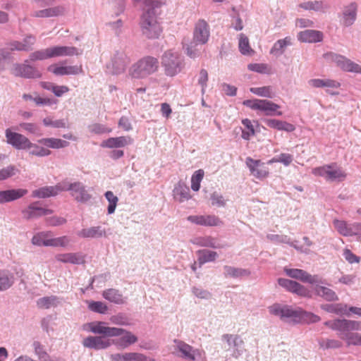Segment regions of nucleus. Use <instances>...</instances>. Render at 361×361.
Masks as SVG:
<instances>
[{
  "instance_id": "1",
  "label": "nucleus",
  "mask_w": 361,
  "mask_h": 361,
  "mask_svg": "<svg viewBox=\"0 0 361 361\" xmlns=\"http://www.w3.org/2000/svg\"><path fill=\"white\" fill-rule=\"evenodd\" d=\"M284 272L290 278L312 285L314 294L329 302L338 300V297L332 289L324 286L326 281L318 274L312 275L303 269L284 268Z\"/></svg>"
},
{
  "instance_id": "2",
  "label": "nucleus",
  "mask_w": 361,
  "mask_h": 361,
  "mask_svg": "<svg viewBox=\"0 0 361 361\" xmlns=\"http://www.w3.org/2000/svg\"><path fill=\"white\" fill-rule=\"evenodd\" d=\"M90 331L94 334L104 335L106 337H118L111 341L112 344L126 348L137 341V337L122 328L106 326L104 322H94L88 324Z\"/></svg>"
},
{
  "instance_id": "3",
  "label": "nucleus",
  "mask_w": 361,
  "mask_h": 361,
  "mask_svg": "<svg viewBox=\"0 0 361 361\" xmlns=\"http://www.w3.org/2000/svg\"><path fill=\"white\" fill-rule=\"evenodd\" d=\"M324 324L331 330L338 332V336L345 341L346 345H361V334L353 332L361 331V322L346 319H336L329 320Z\"/></svg>"
},
{
  "instance_id": "4",
  "label": "nucleus",
  "mask_w": 361,
  "mask_h": 361,
  "mask_svg": "<svg viewBox=\"0 0 361 361\" xmlns=\"http://www.w3.org/2000/svg\"><path fill=\"white\" fill-rule=\"evenodd\" d=\"M269 311L270 314L277 316L282 321L288 323L314 324L321 320L319 316L312 312L302 310L300 308L293 309L290 306L281 305L278 303L269 307Z\"/></svg>"
},
{
  "instance_id": "5",
  "label": "nucleus",
  "mask_w": 361,
  "mask_h": 361,
  "mask_svg": "<svg viewBox=\"0 0 361 361\" xmlns=\"http://www.w3.org/2000/svg\"><path fill=\"white\" fill-rule=\"evenodd\" d=\"M159 66V63L157 58L150 56H145L131 66L128 74L133 78H145L157 72Z\"/></svg>"
},
{
  "instance_id": "6",
  "label": "nucleus",
  "mask_w": 361,
  "mask_h": 361,
  "mask_svg": "<svg viewBox=\"0 0 361 361\" xmlns=\"http://www.w3.org/2000/svg\"><path fill=\"white\" fill-rule=\"evenodd\" d=\"M140 27L142 34L149 39H157L159 37L162 29L157 21L154 8H148L143 13L140 20Z\"/></svg>"
},
{
  "instance_id": "7",
  "label": "nucleus",
  "mask_w": 361,
  "mask_h": 361,
  "mask_svg": "<svg viewBox=\"0 0 361 361\" xmlns=\"http://www.w3.org/2000/svg\"><path fill=\"white\" fill-rule=\"evenodd\" d=\"M161 64L166 75L173 77L183 69V60L177 51L169 50L161 57Z\"/></svg>"
},
{
  "instance_id": "8",
  "label": "nucleus",
  "mask_w": 361,
  "mask_h": 361,
  "mask_svg": "<svg viewBox=\"0 0 361 361\" xmlns=\"http://www.w3.org/2000/svg\"><path fill=\"white\" fill-rule=\"evenodd\" d=\"M312 173L316 176L324 177L331 182H341L346 178L345 171L335 164L314 168Z\"/></svg>"
},
{
  "instance_id": "9",
  "label": "nucleus",
  "mask_w": 361,
  "mask_h": 361,
  "mask_svg": "<svg viewBox=\"0 0 361 361\" xmlns=\"http://www.w3.org/2000/svg\"><path fill=\"white\" fill-rule=\"evenodd\" d=\"M61 192L70 191L71 195L78 202L85 203L92 198V195L88 192L86 187L79 181L74 183H69L66 180L61 181Z\"/></svg>"
},
{
  "instance_id": "10",
  "label": "nucleus",
  "mask_w": 361,
  "mask_h": 361,
  "mask_svg": "<svg viewBox=\"0 0 361 361\" xmlns=\"http://www.w3.org/2000/svg\"><path fill=\"white\" fill-rule=\"evenodd\" d=\"M324 56L327 60L334 63L343 71L361 74V66L345 56L334 52H328Z\"/></svg>"
},
{
  "instance_id": "11",
  "label": "nucleus",
  "mask_w": 361,
  "mask_h": 361,
  "mask_svg": "<svg viewBox=\"0 0 361 361\" xmlns=\"http://www.w3.org/2000/svg\"><path fill=\"white\" fill-rule=\"evenodd\" d=\"M243 105L254 109L264 111L267 116H281V111H277L280 106L267 99H247L243 102Z\"/></svg>"
},
{
  "instance_id": "12",
  "label": "nucleus",
  "mask_w": 361,
  "mask_h": 361,
  "mask_svg": "<svg viewBox=\"0 0 361 361\" xmlns=\"http://www.w3.org/2000/svg\"><path fill=\"white\" fill-rule=\"evenodd\" d=\"M29 59L24 61L23 63H16L13 65L11 73L16 77H20L27 79H37L42 77V73L39 70L30 65Z\"/></svg>"
},
{
  "instance_id": "13",
  "label": "nucleus",
  "mask_w": 361,
  "mask_h": 361,
  "mask_svg": "<svg viewBox=\"0 0 361 361\" xmlns=\"http://www.w3.org/2000/svg\"><path fill=\"white\" fill-rule=\"evenodd\" d=\"M130 62V58L123 51H116L107 65V68L111 74L118 75L125 71Z\"/></svg>"
},
{
  "instance_id": "14",
  "label": "nucleus",
  "mask_w": 361,
  "mask_h": 361,
  "mask_svg": "<svg viewBox=\"0 0 361 361\" xmlns=\"http://www.w3.org/2000/svg\"><path fill=\"white\" fill-rule=\"evenodd\" d=\"M278 283L287 291L295 293L299 296L311 298V291L303 285L288 279H278Z\"/></svg>"
},
{
  "instance_id": "15",
  "label": "nucleus",
  "mask_w": 361,
  "mask_h": 361,
  "mask_svg": "<svg viewBox=\"0 0 361 361\" xmlns=\"http://www.w3.org/2000/svg\"><path fill=\"white\" fill-rule=\"evenodd\" d=\"M6 142L16 149H28L30 140L25 135L11 131L10 128H7L5 131Z\"/></svg>"
},
{
  "instance_id": "16",
  "label": "nucleus",
  "mask_w": 361,
  "mask_h": 361,
  "mask_svg": "<svg viewBox=\"0 0 361 361\" xmlns=\"http://www.w3.org/2000/svg\"><path fill=\"white\" fill-rule=\"evenodd\" d=\"M106 338L107 337L104 335L96 336H89L83 339L82 345L85 348L97 350L106 349L112 344L111 340Z\"/></svg>"
},
{
  "instance_id": "17",
  "label": "nucleus",
  "mask_w": 361,
  "mask_h": 361,
  "mask_svg": "<svg viewBox=\"0 0 361 361\" xmlns=\"http://www.w3.org/2000/svg\"><path fill=\"white\" fill-rule=\"evenodd\" d=\"M247 166L249 168L252 175L255 178L262 179L269 176V169L265 163L260 160H255L251 157H247L245 160Z\"/></svg>"
},
{
  "instance_id": "18",
  "label": "nucleus",
  "mask_w": 361,
  "mask_h": 361,
  "mask_svg": "<svg viewBox=\"0 0 361 361\" xmlns=\"http://www.w3.org/2000/svg\"><path fill=\"white\" fill-rule=\"evenodd\" d=\"M209 35V26L207 23L204 20H199L195 25L193 40L200 44H204L208 42Z\"/></svg>"
},
{
  "instance_id": "19",
  "label": "nucleus",
  "mask_w": 361,
  "mask_h": 361,
  "mask_svg": "<svg viewBox=\"0 0 361 361\" xmlns=\"http://www.w3.org/2000/svg\"><path fill=\"white\" fill-rule=\"evenodd\" d=\"M188 221L199 226H218L223 224V221L215 215H190Z\"/></svg>"
},
{
  "instance_id": "20",
  "label": "nucleus",
  "mask_w": 361,
  "mask_h": 361,
  "mask_svg": "<svg viewBox=\"0 0 361 361\" xmlns=\"http://www.w3.org/2000/svg\"><path fill=\"white\" fill-rule=\"evenodd\" d=\"M39 202H35L30 204L27 208L22 210L23 218L30 220L37 219L42 216L51 214L53 210L37 207Z\"/></svg>"
},
{
  "instance_id": "21",
  "label": "nucleus",
  "mask_w": 361,
  "mask_h": 361,
  "mask_svg": "<svg viewBox=\"0 0 361 361\" xmlns=\"http://www.w3.org/2000/svg\"><path fill=\"white\" fill-rule=\"evenodd\" d=\"M173 342L175 343V349L181 353V357L193 361L197 355H200L199 350L194 349L186 343L178 339H175Z\"/></svg>"
},
{
  "instance_id": "22",
  "label": "nucleus",
  "mask_w": 361,
  "mask_h": 361,
  "mask_svg": "<svg viewBox=\"0 0 361 361\" xmlns=\"http://www.w3.org/2000/svg\"><path fill=\"white\" fill-rule=\"evenodd\" d=\"M48 71L52 73L55 75H78L82 73L81 66H57L52 64L47 68Z\"/></svg>"
},
{
  "instance_id": "23",
  "label": "nucleus",
  "mask_w": 361,
  "mask_h": 361,
  "mask_svg": "<svg viewBox=\"0 0 361 361\" xmlns=\"http://www.w3.org/2000/svg\"><path fill=\"white\" fill-rule=\"evenodd\" d=\"M55 259L57 262L72 264H83L85 262V255L82 252L59 253L55 255Z\"/></svg>"
},
{
  "instance_id": "24",
  "label": "nucleus",
  "mask_w": 361,
  "mask_h": 361,
  "mask_svg": "<svg viewBox=\"0 0 361 361\" xmlns=\"http://www.w3.org/2000/svg\"><path fill=\"white\" fill-rule=\"evenodd\" d=\"M222 339L226 341L230 347L235 348L232 353L233 357L238 358L243 354L242 346L244 342L238 335L226 334L222 336Z\"/></svg>"
},
{
  "instance_id": "25",
  "label": "nucleus",
  "mask_w": 361,
  "mask_h": 361,
  "mask_svg": "<svg viewBox=\"0 0 361 361\" xmlns=\"http://www.w3.org/2000/svg\"><path fill=\"white\" fill-rule=\"evenodd\" d=\"M27 192V190L23 188L0 190V204L17 200Z\"/></svg>"
},
{
  "instance_id": "26",
  "label": "nucleus",
  "mask_w": 361,
  "mask_h": 361,
  "mask_svg": "<svg viewBox=\"0 0 361 361\" xmlns=\"http://www.w3.org/2000/svg\"><path fill=\"white\" fill-rule=\"evenodd\" d=\"M357 5L355 2L343 8L342 12V23L345 27L351 26L357 18Z\"/></svg>"
},
{
  "instance_id": "27",
  "label": "nucleus",
  "mask_w": 361,
  "mask_h": 361,
  "mask_svg": "<svg viewBox=\"0 0 361 361\" xmlns=\"http://www.w3.org/2000/svg\"><path fill=\"white\" fill-rule=\"evenodd\" d=\"M61 188V182L54 186H44L32 192V197L35 198H46L57 195Z\"/></svg>"
},
{
  "instance_id": "28",
  "label": "nucleus",
  "mask_w": 361,
  "mask_h": 361,
  "mask_svg": "<svg viewBox=\"0 0 361 361\" xmlns=\"http://www.w3.org/2000/svg\"><path fill=\"white\" fill-rule=\"evenodd\" d=\"M66 8L63 6H56L48 8L33 11L31 16L35 18H51L64 15Z\"/></svg>"
},
{
  "instance_id": "29",
  "label": "nucleus",
  "mask_w": 361,
  "mask_h": 361,
  "mask_svg": "<svg viewBox=\"0 0 361 361\" xmlns=\"http://www.w3.org/2000/svg\"><path fill=\"white\" fill-rule=\"evenodd\" d=\"M133 142V140L130 136H120L104 140L101 146L106 148H120L131 145Z\"/></svg>"
},
{
  "instance_id": "30",
  "label": "nucleus",
  "mask_w": 361,
  "mask_h": 361,
  "mask_svg": "<svg viewBox=\"0 0 361 361\" xmlns=\"http://www.w3.org/2000/svg\"><path fill=\"white\" fill-rule=\"evenodd\" d=\"M298 39L305 43L319 42L323 39V33L318 30H306L298 33Z\"/></svg>"
},
{
  "instance_id": "31",
  "label": "nucleus",
  "mask_w": 361,
  "mask_h": 361,
  "mask_svg": "<svg viewBox=\"0 0 361 361\" xmlns=\"http://www.w3.org/2000/svg\"><path fill=\"white\" fill-rule=\"evenodd\" d=\"M77 235L82 238H99L106 236V231L101 226H97L82 228L78 232Z\"/></svg>"
},
{
  "instance_id": "32",
  "label": "nucleus",
  "mask_w": 361,
  "mask_h": 361,
  "mask_svg": "<svg viewBox=\"0 0 361 361\" xmlns=\"http://www.w3.org/2000/svg\"><path fill=\"white\" fill-rule=\"evenodd\" d=\"M52 58L60 56H78L82 53L75 47L54 46L51 47Z\"/></svg>"
},
{
  "instance_id": "33",
  "label": "nucleus",
  "mask_w": 361,
  "mask_h": 361,
  "mask_svg": "<svg viewBox=\"0 0 361 361\" xmlns=\"http://www.w3.org/2000/svg\"><path fill=\"white\" fill-rule=\"evenodd\" d=\"M267 238L274 243H285L288 244L291 247H293L298 251L307 252L306 250H302V247L298 246L295 243L297 241H292L291 238L286 235H279V234H268Z\"/></svg>"
},
{
  "instance_id": "34",
  "label": "nucleus",
  "mask_w": 361,
  "mask_h": 361,
  "mask_svg": "<svg viewBox=\"0 0 361 361\" xmlns=\"http://www.w3.org/2000/svg\"><path fill=\"white\" fill-rule=\"evenodd\" d=\"M173 192L174 199L180 202H183L191 198L190 195V189L183 183H178L175 186Z\"/></svg>"
},
{
  "instance_id": "35",
  "label": "nucleus",
  "mask_w": 361,
  "mask_h": 361,
  "mask_svg": "<svg viewBox=\"0 0 361 361\" xmlns=\"http://www.w3.org/2000/svg\"><path fill=\"white\" fill-rule=\"evenodd\" d=\"M15 282V277L12 272L7 269H0V291L9 289Z\"/></svg>"
},
{
  "instance_id": "36",
  "label": "nucleus",
  "mask_w": 361,
  "mask_h": 361,
  "mask_svg": "<svg viewBox=\"0 0 361 361\" xmlns=\"http://www.w3.org/2000/svg\"><path fill=\"white\" fill-rule=\"evenodd\" d=\"M308 85L315 88H338L341 86L339 82L331 79L314 78L308 80Z\"/></svg>"
},
{
  "instance_id": "37",
  "label": "nucleus",
  "mask_w": 361,
  "mask_h": 361,
  "mask_svg": "<svg viewBox=\"0 0 361 361\" xmlns=\"http://www.w3.org/2000/svg\"><path fill=\"white\" fill-rule=\"evenodd\" d=\"M290 45H292V38L290 37H286L283 39H279L274 44L270 50V54L279 56L284 53L285 49Z\"/></svg>"
},
{
  "instance_id": "38",
  "label": "nucleus",
  "mask_w": 361,
  "mask_h": 361,
  "mask_svg": "<svg viewBox=\"0 0 361 361\" xmlns=\"http://www.w3.org/2000/svg\"><path fill=\"white\" fill-rule=\"evenodd\" d=\"M102 296L106 300L115 304H124L126 302L125 298L121 292L115 288H109L102 292Z\"/></svg>"
},
{
  "instance_id": "39",
  "label": "nucleus",
  "mask_w": 361,
  "mask_h": 361,
  "mask_svg": "<svg viewBox=\"0 0 361 361\" xmlns=\"http://www.w3.org/2000/svg\"><path fill=\"white\" fill-rule=\"evenodd\" d=\"M192 243L202 247H208L211 248H221V245L218 240L212 236H202L197 237L192 240Z\"/></svg>"
},
{
  "instance_id": "40",
  "label": "nucleus",
  "mask_w": 361,
  "mask_h": 361,
  "mask_svg": "<svg viewBox=\"0 0 361 361\" xmlns=\"http://www.w3.org/2000/svg\"><path fill=\"white\" fill-rule=\"evenodd\" d=\"M265 123L269 128L277 129L279 130L293 132L295 129L293 124L276 119H267Z\"/></svg>"
},
{
  "instance_id": "41",
  "label": "nucleus",
  "mask_w": 361,
  "mask_h": 361,
  "mask_svg": "<svg viewBox=\"0 0 361 361\" xmlns=\"http://www.w3.org/2000/svg\"><path fill=\"white\" fill-rule=\"evenodd\" d=\"M38 142L51 149H61L69 145L68 141L54 137L42 138L39 140Z\"/></svg>"
},
{
  "instance_id": "42",
  "label": "nucleus",
  "mask_w": 361,
  "mask_h": 361,
  "mask_svg": "<svg viewBox=\"0 0 361 361\" xmlns=\"http://www.w3.org/2000/svg\"><path fill=\"white\" fill-rule=\"evenodd\" d=\"M200 267L207 262H214L218 257L216 252L209 250H200L197 251Z\"/></svg>"
},
{
  "instance_id": "43",
  "label": "nucleus",
  "mask_w": 361,
  "mask_h": 361,
  "mask_svg": "<svg viewBox=\"0 0 361 361\" xmlns=\"http://www.w3.org/2000/svg\"><path fill=\"white\" fill-rule=\"evenodd\" d=\"M319 348L326 350L339 349L343 347V343L334 338H320L318 340Z\"/></svg>"
},
{
  "instance_id": "44",
  "label": "nucleus",
  "mask_w": 361,
  "mask_h": 361,
  "mask_svg": "<svg viewBox=\"0 0 361 361\" xmlns=\"http://www.w3.org/2000/svg\"><path fill=\"white\" fill-rule=\"evenodd\" d=\"M59 303L60 299L56 295L42 297L37 300V307L42 309H49L51 307H56Z\"/></svg>"
},
{
  "instance_id": "45",
  "label": "nucleus",
  "mask_w": 361,
  "mask_h": 361,
  "mask_svg": "<svg viewBox=\"0 0 361 361\" xmlns=\"http://www.w3.org/2000/svg\"><path fill=\"white\" fill-rule=\"evenodd\" d=\"M225 277L239 278L241 276H249L250 271L245 269L236 268L226 265L224 267Z\"/></svg>"
},
{
  "instance_id": "46",
  "label": "nucleus",
  "mask_w": 361,
  "mask_h": 361,
  "mask_svg": "<svg viewBox=\"0 0 361 361\" xmlns=\"http://www.w3.org/2000/svg\"><path fill=\"white\" fill-rule=\"evenodd\" d=\"M32 347L35 355L37 357L39 361H49V355L47 353L45 347L39 341H33Z\"/></svg>"
},
{
  "instance_id": "47",
  "label": "nucleus",
  "mask_w": 361,
  "mask_h": 361,
  "mask_svg": "<svg viewBox=\"0 0 361 361\" xmlns=\"http://www.w3.org/2000/svg\"><path fill=\"white\" fill-rule=\"evenodd\" d=\"M50 58H52L51 47L35 51L29 55V60L32 62L43 61Z\"/></svg>"
},
{
  "instance_id": "48",
  "label": "nucleus",
  "mask_w": 361,
  "mask_h": 361,
  "mask_svg": "<svg viewBox=\"0 0 361 361\" xmlns=\"http://www.w3.org/2000/svg\"><path fill=\"white\" fill-rule=\"evenodd\" d=\"M27 149L30 150V154L40 157L49 156L51 153V152L49 149H47L43 147H40L36 144L31 142L30 141Z\"/></svg>"
},
{
  "instance_id": "49",
  "label": "nucleus",
  "mask_w": 361,
  "mask_h": 361,
  "mask_svg": "<svg viewBox=\"0 0 361 361\" xmlns=\"http://www.w3.org/2000/svg\"><path fill=\"white\" fill-rule=\"evenodd\" d=\"M71 242V239L69 237L66 235L49 238V242L47 243V245L50 247H67Z\"/></svg>"
},
{
  "instance_id": "50",
  "label": "nucleus",
  "mask_w": 361,
  "mask_h": 361,
  "mask_svg": "<svg viewBox=\"0 0 361 361\" xmlns=\"http://www.w3.org/2000/svg\"><path fill=\"white\" fill-rule=\"evenodd\" d=\"M299 6L305 10H314L317 11L328 8L326 5H324V3L320 1L304 2L300 4Z\"/></svg>"
},
{
  "instance_id": "51",
  "label": "nucleus",
  "mask_w": 361,
  "mask_h": 361,
  "mask_svg": "<svg viewBox=\"0 0 361 361\" xmlns=\"http://www.w3.org/2000/svg\"><path fill=\"white\" fill-rule=\"evenodd\" d=\"M334 226L337 231L343 236H350V224L345 221L335 219L333 221Z\"/></svg>"
},
{
  "instance_id": "52",
  "label": "nucleus",
  "mask_w": 361,
  "mask_h": 361,
  "mask_svg": "<svg viewBox=\"0 0 361 361\" xmlns=\"http://www.w3.org/2000/svg\"><path fill=\"white\" fill-rule=\"evenodd\" d=\"M238 47L240 53L243 55L250 54L252 52L248 38L243 33L240 34Z\"/></svg>"
},
{
  "instance_id": "53",
  "label": "nucleus",
  "mask_w": 361,
  "mask_h": 361,
  "mask_svg": "<svg viewBox=\"0 0 361 361\" xmlns=\"http://www.w3.org/2000/svg\"><path fill=\"white\" fill-rule=\"evenodd\" d=\"M204 177V171L199 169L196 171L191 177V188L194 191H198L200 188V183Z\"/></svg>"
},
{
  "instance_id": "54",
  "label": "nucleus",
  "mask_w": 361,
  "mask_h": 361,
  "mask_svg": "<svg viewBox=\"0 0 361 361\" xmlns=\"http://www.w3.org/2000/svg\"><path fill=\"white\" fill-rule=\"evenodd\" d=\"M250 91L258 96L267 97V98H272L273 97V92H272V88L270 86H264V87H251L250 89Z\"/></svg>"
},
{
  "instance_id": "55",
  "label": "nucleus",
  "mask_w": 361,
  "mask_h": 361,
  "mask_svg": "<svg viewBox=\"0 0 361 361\" xmlns=\"http://www.w3.org/2000/svg\"><path fill=\"white\" fill-rule=\"evenodd\" d=\"M19 173V170L14 165H9L0 169V181L6 180Z\"/></svg>"
},
{
  "instance_id": "56",
  "label": "nucleus",
  "mask_w": 361,
  "mask_h": 361,
  "mask_svg": "<svg viewBox=\"0 0 361 361\" xmlns=\"http://www.w3.org/2000/svg\"><path fill=\"white\" fill-rule=\"evenodd\" d=\"M88 308L94 312L99 314H105L108 310V307L106 304L100 301H89Z\"/></svg>"
},
{
  "instance_id": "57",
  "label": "nucleus",
  "mask_w": 361,
  "mask_h": 361,
  "mask_svg": "<svg viewBox=\"0 0 361 361\" xmlns=\"http://www.w3.org/2000/svg\"><path fill=\"white\" fill-rule=\"evenodd\" d=\"M104 196L109 203L107 208L108 214H111L115 212L118 198L111 191H106Z\"/></svg>"
},
{
  "instance_id": "58",
  "label": "nucleus",
  "mask_w": 361,
  "mask_h": 361,
  "mask_svg": "<svg viewBox=\"0 0 361 361\" xmlns=\"http://www.w3.org/2000/svg\"><path fill=\"white\" fill-rule=\"evenodd\" d=\"M45 126H51L56 128H64L66 127V121L65 119L54 120L51 117L47 116L42 121Z\"/></svg>"
},
{
  "instance_id": "59",
  "label": "nucleus",
  "mask_w": 361,
  "mask_h": 361,
  "mask_svg": "<svg viewBox=\"0 0 361 361\" xmlns=\"http://www.w3.org/2000/svg\"><path fill=\"white\" fill-rule=\"evenodd\" d=\"M243 125L247 129L246 130H243L242 132V137L244 140H250L251 136H253L255 133L254 127L252 124V122L248 118H245L242 121Z\"/></svg>"
},
{
  "instance_id": "60",
  "label": "nucleus",
  "mask_w": 361,
  "mask_h": 361,
  "mask_svg": "<svg viewBox=\"0 0 361 361\" xmlns=\"http://www.w3.org/2000/svg\"><path fill=\"white\" fill-rule=\"evenodd\" d=\"M199 44L194 40L186 47V54L191 59H195L200 56V50L197 47Z\"/></svg>"
},
{
  "instance_id": "61",
  "label": "nucleus",
  "mask_w": 361,
  "mask_h": 361,
  "mask_svg": "<svg viewBox=\"0 0 361 361\" xmlns=\"http://www.w3.org/2000/svg\"><path fill=\"white\" fill-rule=\"evenodd\" d=\"M47 235L43 232L35 235L32 238V243L37 246L48 247L47 243L49 242V239L45 238Z\"/></svg>"
},
{
  "instance_id": "62",
  "label": "nucleus",
  "mask_w": 361,
  "mask_h": 361,
  "mask_svg": "<svg viewBox=\"0 0 361 361\" xmlns=\"http://www.w3.org/2000/svg\"><path fill=\"white\" fill-rule=\"evenodd\" d=\"M20 127L24 130L34 135H39L40 129L39 126L33 123H21Z\"/></svg>"
},
{
  "instance_id": "63",
  "label": "nucleus",
  "mask_w": 361,
  "mask_h": 361,
  "mask_svg": "<svg viewBox=\"0 0 361 361\" xmlns=\"http://www.w3.org/2000/svg\"><path fill=\"white\" fill-rule=\"evenodd\" d=\"M210 199L212 201V204L214 206H216L218 207H223L226 205V201L224 199V197L216 192H214L211 195Z\"/></svg>"
},
{
  "instance_id": "64",
  "label": "nucleus",
  "mask_w": 361,
  "mask_h": 361,
  "mask_svg": "<svg viewBox=\"0 0 361 361\" xmlns=\"http://www.w3.org/2000/svg\"><path fill=\"white\" fill-rule=\"evenodd\" d=\"M147 357L139 353H126L125 361H145Z\"/></svg>"
}]
</instances>
